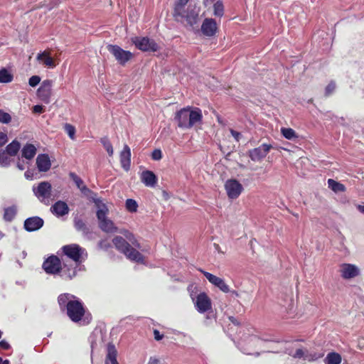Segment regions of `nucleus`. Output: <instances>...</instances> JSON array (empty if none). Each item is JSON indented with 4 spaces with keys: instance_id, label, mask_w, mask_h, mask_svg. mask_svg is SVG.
Instances as JSON below:
<instances>
[{
    "instance_id": "f257e3e1",
    "label": "nucleus",
    "mask_w": 364,
    "mask_h": 364,
    "mask_svg": "<svg viewBox=\"0 0 364 364\" xmlns=\"http://www.w3.org/2000/svg\"><path fill=\"white\" fill-rule=\"evenodd\" d=\"M62 310L65 309L68 318L74 323L87 325L92 320L91 314L87 311L82 302L70 294H62L58 298Z\"/></svg>"
},
{
    "instance_id": "f03ea898",
    "label": "nucleus",
    "mask_w": 364,
    "mask_h": 364,
    "mask_svg": "<svg viewBox=\"0 0 364 364\" xmlns=\"http://www.w3.org/2000/svg\"><path fill=\"white\" fill-rule=\"evenodd\" d=\"M202 112L199 108L186 107L176 112L175 119L178 126L183 129H190L202 120Z\"/></svg>"
},
{
    "instance_id": "7ed1b4c3",
    "label": "nucleus",
    "mask_w": 364,
    "mask_h": 364,
    "mask_svg": "<svg viewBox=\"0 0 364 364\" xmlns=\"http://www.w3.org/2000/svg\"><path fill=\"white\" fill-rule=\"evenodd\" d=\"M94 202L97 208V218L99 221L100 228L105 232H117V228L114 223L107 217L108 209L105 203L99 199H95Z\"/></svg>"
},
{
    "instance_id": "20e7f679",
    "label": "nucleus",
    "mask_w": 364,
    "mask_h": 364,
    "mask_svg": "<svg viewBox=\"0 0 364 364\" xmlns=\"http://www.w3.org/2000/svg\"><path fill=\"white\" fill-rule=\"evenodd\" d=\"M112 242L115 248L120 252L125 255V256L130 260L137 262H143V257L141 254L135 248L132 247L130 242H127L124 238L121 236H116L113 238Z\"/></svg>"
},
{
    "instance_id": "39448f33",
    "label": "nucleus",
    "mask_w": 364,
    "mask_h": 364,
    "mask_svg": "<svg viewBox=\"0 0 364 364\" xmlns=\"http://www.w3.org/2000/svg\"><path fill=\"white\" fill-rule=\"evenodd\" d=\"M63 252L71 259L74 264H80L83 261L85 250L77 244L65 245L62 247Z\"/></svg>"
},
{
    "instance_id": "423d86ee",
    "label": "nucleus",
    "mask_w": 364,
    "mask_h": 364,
    "mask_svg": "<svg viewBox=\"0 0 364 364\" xmlns=\"http://www.w3.org/2000/svg\"><path fill=\"white\" fill-rule=\"evenodd\" d=\"M33 191L37 198L46 205L50 203L52 186L48 181H43L38 184L37 186L33 187Z\"/></svg>"
},
{
    "instance_id": "0eeeda50",
    "label": "nucleus",
    "mask_w": 364,
    "mask_h": 364,
    "mask_svg": "<svg viewBox=\"0 0 364 364\" xmlns=\"http://www.w3.org/2000/svg\"><path fill=\"white\" fill-rule=\"evenodd\" d=\"M199 11V9L196 6H189L186 9L184 7L181 16H176V11H173V16L177 21L183 22L186 20L187 23L192 26L198 22Z\"/></svg>"
},
{
    "instance_id": "6e6552de",
    "label": "nucleus",
    "mask_w": 364,
    "mask_h": 364,
    "mask_svg": "<svg viewBox=\"0 0 364 364\" xmlns=\"http://www.w3.org/2000/svg\"><path fill=\"white\" fill-rule=\"evenodd\" d=\"M191 297L194 302L196 309L199 313L203 314L212 309L211 299L206 293L200 292L196 298L193 297L191 293Z\"/></svg>"
},
{
    "instance_id": "1a4fd4ad",
    "label": "nucleus",
    "mask_w": 364,
    "mask_h": 364,
    "mask_svg": "<svg viewBox=\"0 0 364 364\" xmlns=\"http://www.w3.org/2000/svg\"><path fill=\"white\" fill-rule=\"evenodd\" d=\"M224 186L228 197L231 200L237 199L244 190L240 181L235 178L228 179Z\"/></svg>"
},
{
    "instance_id": "9d476101",
    "label": "nucleus",
    "mask_w": 364,
    "mask_h": 364,
    "mask_svg": "<svg viewBox=\"0 0 364 364\" xmlns=\"http://www.w3.org/2000/svg\"><path fill=\"white\" fill-rule=\"evenodd\" d=\"M132 42L138 49L144 52H155L159 48L153 39L147 37H135L132 38Z\"/></svg>"
},
{
    "instance_id": "9b49d317",
    "label": "nucleus",
    "mask_w": 364,
    "mask_h": 364,
    "mask_svg": "<svg viewBox=\"0 0 364 364\" xmlns=\"http://www.w3.org/2000/svg\"><path fill=\"white\" fill-rule=\"evenodd\" d=\"M107 48L120 65H124L133 57V54L130 51L124 50L117 45H108Z\"/></svg>"
},
{
    "instance_id": "f8f14e48",
    "label": "nucleus",
    "mask_w": 364,
    "mask_h": 364,
    "mask_svg": "<svg viewBox=\"0 0 364 364\" xmlns=\"http://www.w3.org/2000/svg\"><path fill=\"white\" fill-rule=\"evenodd\" d=\"M272 148L271 144H262L259 147L250 150L248 155L252 161L259 162L267 156Z\"/></svg>"
},
{
    "instance_id": "ddd939ff",
    "label": "nucleus",
    "mask_w": 364,
    "mask_h": 364,
    "mask_svg": "<svg viewBox=\"0 0 364 364\" xmlns=\"http://www.w3.org/2000/svg\"><path fill=\"white\" fill-rule=\"evenodd\" d=\"M43 268L47 274H58L60 272L61 262L57 256L52 255L44 261Z\"/></svg>"
},
{
    "instance_id": "4468645a",
    "label": "nucleus",
    "mask_w": 364,
    "mask_h": 364,
    "mask_svg": "<svg viewBox=\"0 0 364 364\" xmlns=\"http://www.w3.org/2000/svg\"><path fill=\"white\" fill-rule=\"evenodd\" d=\"M53 81L50 80H43L37 90V95L43 102L48 104L50 102L52 95Z\"/></svg>"
},
{
    "instance_id": "2eb2a0df",
    "label": "nucleus",
    "mask_w": 364,
    "mask_h": 364,
    "mask_svg": "<svg viewBox=\"0 0 364 364\" xmlns=\"http://www.w3.org/2000/svg\"><path fill=\"white\" fill-rule=\"evenodd\" d=\"M198 270L203 274V275L206 277V279L208 280L210 283L218 287L220 291H222L224 293H228L230 291L229 286L225 282V281L222 278H220L211 273L205 272L202 269H199Z\"/></svg>"
},
{
    "instance_id": "dca6fc26",
    "label": "nucleus",
    "mask_w": 364,
    "mask_h": 364,
    "mask_svg": "<svg viewBox=\"0 0 364 364\" xmlns=\"http://www.w3.org/2000/svg\"><path fill=\"white\" fill-rule=\"evenodd\" d=\"M340 272L343 279H349L357 277L360 270L355 264L344 263L340 266Z\"/></svg>"
},
{
    "instance_id": "f3484780",
    "label": "nucleus",
    "mask_w": 364,
    "mask_h": 364,
    "mask_svg": "<svg viewBox=\"0 0 364 364\" xmlns=\"http://www.w3.org/2000/svg\"><path fill=\"white\" fill-rule=\"evenodd\" d=\"M218 31L216 21L213 18H205L201 26V31L208 37L213 36Z\"/></svg>"
},
{
    "instance_id": "a211bd4d",
    "label": "nucleus",
    "mask_w": 364,
    "mask_h": 364,
    "mask_svg": "<svg viewBox=\"0 0 364 364\" xmlns=\"http://www.w3.org/2000/svg\"><path fill=\"white\" fill-rule=\"evenodd\" d=\"M80 264H70L64 262L63 266H61L60 276L65 279H72L77 275V267Z\"/></svg>"
},
{
    "instance_id": "6ab92c4d",
    "label": "nucleus",
    "mask_w": 364,
    "mask_h": 364,
    "mask_svg": "<svg viewBox=\"0 0 364 364\" xmlns=\"http://www.w3.org/2000/svg\"><path fill=\"white\" fill-rule=\"evenodd\" d=\"M36 60L43 66L48 68H54L56 66L55 60L50 56L48 50H44L38 53Z\"/></svg>"
},
{
    "instance_id": "aec40b11",
    "label": "nucleus",
    "mask_w": 364,
    "mask_h": 364,
    "mask_svg": "<svg viewBox=\"0 0 364 364\" xmlns=\"http://www.w3.org/2000/svg\"><path fill=\"white\" fill-rule=\"evenodd\" d=\"M43 220L40 217H31L25 220L24 228L28 232L36 231L43 227Z\"/></svg>"
},
{
    "instance_id": "412c9836",
    "label": "nucleus",
    "mask_w": 364,
    "mask_h": 364,
    "mask_svg": "<svg viewBox=\"0 0 364 364\" xmlns=\"http://www.w3.org/2000/svg\"><path fill=\"white\" fill-rule=\"evenodd\" d=\"M36 166L39 171H48L51 166V162L48 154H41L36 158Z\"/></svg>"
},
{
    "instance_id": "4be33fe9",
    "label": "nucleus",
    "mask_w": 364,
    "mask_h": 364,
    "mask_svg": "<svg viewBox=\"0 0 364 364\" xmlns=\"http://www.w3.org/2000/svg\"><path fill=\"white\" fill-rule=\"evenodd\" d=\"M120 161L122 168L128 171L131 164V150L127 145H124L123 150L120 154Z\"/></svg>"
},
{
    "instance_id": "5701e85b",
    "label": "nucleus",
    "mask_w": 364,
    "mask_h": 364,
    "mask_svg": "<svg viewBox=\"0 0 364 364\" xmlns=\"http://www.w3.org/2000/svg\"><path fill=\"white\" fill-rule=\"evenodd\" d=\"M141 182L148 187H154L156 184L157 178L154 172L144 171L141 174Z\"/></svg>"
},
{
    "instance_id": "b1692460",
    "label": "nucleus",
    "mask_w": 364,
    "mask_h": 364,
    "mask_svg": "<svg viewBox=\"0 0 364 364\" xmlns=\"http://www.w3.org/2000/svg\"><path fill=\"white\" fill-rule=\"evenodd\" d=\"M50 210L58 216H63L69 212V208L66 203L61 200H59L53 205Z\"/></svg>"
},
{
    "instance_id": "393cba45",
    "label": "nucleus",
    "mask_w": 364,
    "mask_h": 364,
    "mask_svg": "<svg viewBox=\"0 0 364 364\" xmlns=\"http://www.w3.org/2000/svg\"><path fill=\"white\" fill-rule=\"evenodd\" d=\"M37 149L32 144L27 143L21 149V156L27 160H31L36 154Z\"/></svg>"
},
{
    "instance_id": "a878e982",
    "label": "nucleus",
    "mask_w": 364,
    "mask_h": 364,
    "mask_svg": "<svg viewBox=\"0 0 364 364\" xmlns=\"http://www.w3.org/2000/svg\"><path fill=\"white\" fill-rule=\"evenodd\" d=\"M117 351L113 344L109 343L107 346V353L105 360V364H119L117 360Z\"/></svg>"
},
{
    "instance_id": "bb28decb",
    "label": "nucleus",
    "mask_w": 364,
    "mask_h": 364,
    "mask_svg": "<svg viewBox=\"0 0 364 364\" xmlns=\"http://www.w3.org/2000/svg\"><path fill=\"white\" fill-rule=\"evenodd\" d=\"M70 177L73 180L77 187L80 190V191L87 196L91 191L84 184L83 181L77 176L75 173H70Z\"/></svg>"
},
{
    "instance_id": "cd10ccee",
    "label": "nucleus",
    "mask_w": 364,
    "mask_h": 364,
    "mask_svg": "<svg viewBox=\"0 0 364 364\" xmlns=\"http://www.w3.org/2000/svg\"><path fill=\"white\" fill-rule=\"evenodd\" d=\"M20 148V142L17 140H14L6 146L5 151L7 152V154H9L10 156H14L18 154Z\"/></svg>"
},
{
    "instance_id": "c85d7f7f",
    "label": "nucleus",
    "mask_w": 364,
    "mask_h": 364,
    "mask_svg": "<svg viewBox=\"0 0 364 364\" xmlns=\"http://www.w3.org/2000/svg\"><path fill=\"white\" fill-rule=\"evenodd\" d=\"M341 360V355L335 352L329 353L324 360L326 364H340Z\"/></svg>"
},
{
    "instance_id": "c756f323",
    "label": "nucleus",
    "mask_w": 364,
    "mask_h": 364,
    "mask_svg": "<svg viewBox=\"0 0 364 364\" xmlns=\"http://www.w3.org/2000/svg\"><path fill=\"white\" fill-rule=\"evenodd\" d=\"M328 188H331L335 193L346 191L345 186L339 182L336 181L333 179H331V178L328 179Z\"/></svg>"
},
{
    "instance_id": "7c9ffc66",
    "label": "nucleus",
    "mask_w": 364,
    "mask_h": 364,
    "mask_svg": "<svg viewBox=\"0 0 364 364\" xmlns=\"http://www.w3.org/2000/svg\"><path fill=\"white\" fill-rule=\"evenodd\" d=\"M119 232L125 237V238L131 243V245L138 248L140 247L139 243L138 242L133 233L127 230H122L119 231Z\"/></svg>"
},
{
    "instance_id": "2f4dec72",
    "label": "nucleus",
    "mask_w": 364,
    "mask_h": 364,
    "mask_svg": "<svg viewBox=\"0 0 364 364\" xmlns=\"http://www.w3.org/2000/svg\"><path fill=\"white\" fill-rule=\"evenodd\" d=\"M13 80V75L5 68L0 70V82L8 83Z\"/></svg>"
},
{
    "instance_id": "473e14b6",
    "label": "nucleus",
    "mask_w": 364,
    "mask_h": 364,
    "mask_svg": "<svg viewBox=\"0 0 364 364\" xmlns=\"http://www.w3.org/2000/svg\"><path fill=\"white\" fill-rule=\"evenodd\" d=\"M188 1L189 0H178L174 7L176 16H181L183 12L184 11V7H186V5Z\"/></svg>"
},
{
    "instance_id": "72a5a7b5",
    "label": "nucleus",
    "mask_w": 364,
    "mask_h": 364,
    "mask_svg": "<svg viewBox=\"0 0 364 364\" xmlns=\"http://www.w3.org/2000/svg\"><path fill=\"white\" fill-rule=\"evenodd\" d=\"M9 154L5 150H0V166L7 167L11 164V159Z\"/></svg>"
},
{
    "instance_id": "f704fd0d",
    "label": "nucleus",
    "mask_w": 364,
    "mask_h": 364,
    "mask_svg": "<svg viewBox=\"0 0 364 364\" xmlns=\"http://www.w3.org/2000/svg\"><path fill=\"white\" fill-rule=\"evenodd\" d=\"M16 214V209L14 207H9L5 208L4 219L6 221H11Z\"/></svg>"
},
{
    "instance_id": "c9c22d12",
    "label": "nucleus",
    "mask_w": 364,
    "mask_h": 364,
    "mask_svg": "<svg viewBox=\"0 0 364 364\" xmlns=\"http://www.w3.org/2000/svg\"><path fill=\"white\" fill-rule=\"evenodd\" d=\"M281 132L282 135L287 139L291 140L297 138L295 131L291 128H282Z\"/></svg>"
},
{
    "instance_id": "e433bc0d",
    "label": "nucleus",
    "mask_w": 364,
    "mask_h": 364,
    "mask_svg": "<svg viewBox=\"0 0 364 364\" xmlns=\"http://www.w3.org/2000/svg\"><path fill=\"white\" fill-rule=\"evenodd\" d=\"M213 9H214V15L215 16H218V17L223 16V13H224V7H223L222 2L217 1L213 6Z\"/></svg>"
},
{
    "instance_id": "4c0bfd02",
    "label": "nucleus",
    "mask_w": 364,
    "mask_h": 364,
    "mask_svg": "<svg viewBox=\"0 0 364 364\" xmlns=\"http://www.w3.org/2000/svg\"><path fill=\"white\" fill-rule=\"evenodd\" d=\"M101 143L102 144L104 148L107 151L108 154L111 156L113 155L114 150L112 144L109 141L107 138L101 139Z\"/></svg>"
},
{
    "instance_id": "58836bf2",
    "label": "nucleus",
    "mask_w": 364,
    "mask_h": 364,
    "mask_svg": "<svg viewBox=\"0 0 364 364\" xmlns=\"http://www.w3.org/2000/svg\"><path fill=\"white\" fill-rule=\"evenodd\" d=\"M138 205L135 200L127 199L126 200V208L132 213H134L137 210Z\"/></svg>"
},
{
    "instance_id": "ea45409f",
    "label": "nucleus",
    "mask_w": 364,
    "mask_h": 364,
    "mask_svg": "<svg viewBox=\"0 0 364 364\" xmlns=\"http://www.w3.org/2000/svg\"><path fill=\"white\" fill-rule=\"evenodd\" d=\"M64 129L71 139H75V128L70 124H65Z\"/></svg>"
},
{
    "instance_id": "a19ab883",
    "label": "nucleus",
    "mask_w": 364,
    "mask_h": 364,
    "mask_svg": "<svg viewBox=\"0 0 364 364\" xmlns=\"http://www.w3.org/2000/svg\"><path fill=\"white\" fill-rule=\"evenodd\" d=\"M11 115L0 109V122L3 124H8L11 122Z\"/></svg>"
},
{
    "instance_id": "79ce46f5",
    "label": "nucleus",
    "mask_w": 364,
    "mask_h": 364,
    "mask_svg": "<svg viewBox=\"0 0 364 364\" xmlns=\"http://www.w3.org/2000/svg\"><path fill=\"white\" fill-rule=\"evenodd\" d=\"M75 227L77 230L83 231L84 232H87V227L84 222L80 219L75 220Z\"/></svg>"
},
{
    "instance_id": "37998d69",
    "label": "nucleus",
    "mask_w": 364,
    "mask_h": 364,
    "mask_svg": "<svg viewBox=\"0 0 364 364\" xmlns=\"http://www.w3.org/2000/svg\"><path fill=\"white\" fill-rule=\"evenodd\" d=\"M336 87V86L335 82L331 81L326 87L325 95L329 96L331 95L334 92Z\"/></svg>"
},
{
    "instance_id": "c03bdc74",
    "label": "nucleus",
    "mask_w": 364,
    "mask_h": 364,
    "mask_svg": "<svg viewBox=\"0 0 364 364\" xmlns=\"http://www.w3.org/2000/svg\"><path fill=\"white\" fill-rule=\"evenodd\" d=\"M41 82V77L38 75H33L29 78L28 84L31 87H36Z\"/></svg>"
},
{
    "instance_id": "a18cd8bd",
    "label": "nucleus",
    "mask_w": 364,
    "mask_h": 364,
    "mask_svg": "<svg viewBox=\"0 0 364 364\" xmlns=\"http://www.w3.org/2000/svg\"><path fill=\"white\" fill-rule=\"evenodd\" d=\"M151 158L154 160L158 161L162 158V152L160 149H155L151 154Z\"/></svg>"
},
{
    "instance_id": "49530a36",
    "label": "nucleus",
    "mask_w": 364,
    "mask_h": 364,
    "mask_svg": "<svg viewBox=\"0 0 364 364\" xmlns=\"http://www.w3.org/2000/svg\"><path fill=\"white\" fill-rule=\"evenodd\" d=\"M323 356V353H314V354H311L309 355H306L305 359L308 360L309 361H314V360H316L318 358H321Z\"/></svg>"
},
{
    "instance_id": "de8ad7c7",
    "label": "nucleus",
    "mask_w": 364,
    "mask_h": 364,
    "mask_svg": "<svg viewBox=\"0 0 364 364\" xmlns=\"http://www.w3.org/2000/svg\"><path fill=\"white\" fill-rule=\"evenodd\" d=\"M8 141V136L6 133L0 132V147L3 146Z\"/></svg>"
},
{
    "instance_id": "09e8293b",
    "label": "nucleus",
    "mask_w": 364,
    "mask_h": 364,
    "mask_svg": "<svg viewBox=\"0 0 364 364\" xmlns=\"http://www.w3.org/2000/svg\"><path fill=\"white\" fill-rule=\"evenodd\" d=\"M45 109L43 107V106L42 105H35L33 106V112L34 113H38V114H41V113H43L44 112Z\"/></svg>"
},
{
    "instance_id": "8fccbe9b",
    "label": "nucleus",
    "mask_w": 364,
    "mask_h": 364,
    "mask_svg": "<svg viewBox=\"0 0 364 364\" xmlns=\"http://www.w3.org/2000/svg\"><path fill=\"white\" fill-rule=\"evenodd\" d=\"M230 132L232 134V136L235 138V139L237 141H239V140L241 138V133L240 132H238L237 131H235L232 129H230Z\"/></svg>"
},
{
    "instance_id": "3c124183",
    "label": "nucleus",
    "mask_w": 364,
    "mask_h": 364,
    "mask_svg": "<svg viewBox=\"0 0 364 364\" xmlns=\"http://www.w3.org/2000/svg\"><path fill=\"white\" fill-rule=\"evenodd\" d=\"M99 246L102 249H107L110 247V244L107 240H102L99 243Z\"/></svg>"
},
{
    "instance_id": "603ef678",
    "label": "nucleus",
    "mask_w": 364,
    "mask_h": 364,
    "mask_svg": "<svg viewBox=\"0 0 364 364\" xmlns=\"http://www.w3.org/2000/svg\"><path fill=\"white\" fill-rule=\"evenodd\" d=\"M154 338H155L156 341H160V340H161V339H162V338H163V336H163L162 334H161V333H160V332H159L158 330H156V329H155V330L154 331Z\"/></svg>"
},
{
    "instance_id": "864d4df0",
    "label": "nucleus",
    "mask_w": 364,
    "mask_h": 364,
    "mask_svg": "<svg viewBox=\"0 0 364 364\" xmlns=\"http://www.w3.org/2000/svg\"><path fill=\"white\" fill-rule=\"evenodd\" d=\"M304 351H303V350H302V349H297V350H296V352H295V353H294V356L295 358H300L303 357V356H304Z\"/></svg>"
},
{
    "instance_id": "5fc2aeb1",
    "label": "nucleus",
    "mask_w": 364,
    "mask_h": 364,
    "mask_svg": "<svg viewBox=\"0 0 364 364\" xmlns=\"http://www.w3.org/2000/svg\"><path fill=\"white\" fill-rule=\"evenodd\" d=\"M0 346L4 349H8L9 348V344L5 341H0Z\"/></svg>"
},
{
    "instance_id": "6e6d98bb",
    "label": "nucleus",
    "mask_w": 364,
    "mask_h": 364,
    "mask_svg": "<svg viewBox=\"0 0 364 364\" xmlns=\"http://www.w3.org/2000/svg\"><path fill=\"white\" fill-rule=\"evenodd\" d=\"M149 364H160V360L156 358H151Z\"/></svg>"
},
{
    "instance_id": "4d7b16f0",
    "label": "nucleus",
    "mask_w": 364,
    "mask_h": 364,
    "mask_svg": "<svg viewBox=\"0 0 364 364\" xmlns=\"http://www.w3.org/2000/svg\"><path fill=\"white\" fill-rule=\"evenodd\" d=\"M24 175L27 179H32L33 178V173L30 171H26Z\"/></svg>"
},
{
    "instance_id": "13d9d810",
    "label": "nucleus",
    "mask_w": 364,
    "mask_h": 364,
    "mask_svg": "<svg viewBox=\"0 0 364 364\" xmlns=\"http://www.w3.org/2000/svg\"><path fill=\"white\" fill-rule=\"evenodd\" d=\"M17 167L20 170H23L25 168L24 166L20 162L17 163Z\"/></svg>"
},
{
    "instance_id": "bf43d9fd",
    "label": "nucleus",
    "mask_w": 364,
    "mask_h": 364,
    "mask_svg": "<svg viewBox=\"0 0 364 364\" xmlns=\"http://www.w3.org/2000/svg\"><path fill=\"white\" fill-rule=\"evenodd\" d=\"M0 364H9V361L8 360H3L0 358Z\"/></svg>"
},
{
    "instance_id": "052dcab7",
    "label": "nucleus",
    "mask_w": 364,
    "mask_h": 364,
    "mask_svg": "<svg viewBox=\"0 0 364 364\" xmlns=\"http://www.w3.org/2000/svg\"><path fill=\"white\" fill-rule=\"evenodd\" d=\"M358 208L361 213H364V205H358Z\"/></svg>"
},
{
    "instance_id": "680f3d73",
    "label": "nucleus",
    "mask_w": 364,
    "mask_h": 364,
    "mask_svg": "<svg viewBox=\"0 0 364 364\" xmlns=\"http://www.w3.org/2000/svg\"><path fill=\"white\" fill-rule=\"evenodd\" d=\"M232 294L233 295H235V296H239V294H238V292H237V291H232Z\"/></svg>"
},
{
    "instance_id": "e2e57ef3",
    "label": "nucleus",
    "mask_w": 364,
    "mask_h": 364,
    "mask_svg": "<svg viewBox=\"0 0 364 364\" xmlns=\"http://www.w3.org/2000/svg\"><path fill=\"white\" fill-rule=\"evenodd\" d=\"M4 234L0 230V240L4 237Z\"/></svg>"
},
{
    "instance_id": "0e129e2a",
    "label": "nucleus",
    "mask_w": 364,
    "mask_h": 364,
    "mask_svg": "<svg viewBox=\"0 0 364 364\" xmlns=\"http://www.w3.org/2000/svg\"><path fill=\"white\" fill-rule=\"evenodd\" d=\"M230 320L232 321V322L233 323H235V318H230Z\"/></svg>"
}]
</instances>
